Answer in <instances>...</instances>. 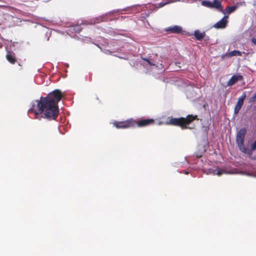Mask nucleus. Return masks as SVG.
<instances>
[{"mask_svg": "<svg viewBox=\"0 0 256 256\" xmlns=\"http://www.w3.org/2000/svg\"><path fill=\"white\" fill-rule=\"evenodd\" d=\"M202 4L206 7L211 8L212 4V2L208 1V0H204L202 2Z\"/></svg>", "mask_w": 256, "mask_h": 256, "instance_id": "18", "label": "nucleus"}, {"mask_svg": "<svg viewBox=\"0 0 256 256\" xmlns=\"http://www.w3.org/2000/svg\"><path fill=\"white\" fill-rule=\"evenodd\" d=\"M244 102L240 101L238 100V102L236 104L235 106L234 110V112L235 114H237L240 108H242V106L243 105Z\"/></svg>", "mask_w": 256, "mask_h": 256, "instance_id": "14", "label": "nucleus"}, {"mask_svg": "<svg viewBox=\"0 0 256 256\" xmlns=\"http://www.w3.org/2000/svg\"><path fill=\"white\" fill-rule=\"evenodd\" d=\"M212 6L211 8H214L220 12H223L222 2L220 0H214V2H212Z\"/></svg>", "mask_w": 256, "mask_h": 256, "instance_id": "12", "label": "nucleus"}, {"mask_svg": "<svg viewBox=\"0 0 256 256\" xmlns=\"http://www.w3.org/2000/svg\"><path fill=\"white\" fill-rule=\"evenodd\" d=\"M252 152H248V154H251Z\"/></svg>", "mask_w": 256, "mask_h": 256, "instance_id": "25", "label": "nucleus"}, {"mask_svg": "<svg viewBox=\"0 0 256 256\" xmlns=\"http://www.w3.org/2000/svg\"><path fill=\"white\" fill-rule=\"evenodd\" d=\"M164 30L168 34H179L182 32V26L177 25L166 28Z\"/></svg>", "mask_w": 256, "mask_h": 256, "instance_id": "7", "label": "nucleus"}, {"mask_svg": "<svg viewBox=\"0 0 256 256\" xmlns=\"http://www.w3.org/2000/svg\"><path fill=\"white\" fill-rule=\"evenodd\" d=\"M256 100V93L250 98L249 102H254Z\"/></svg>", "mask_w": 256, "mask_h": 256, "instance_id": "21", "label": "nucleus"}, {"mask_svg": "<svg viewBox=\"0 0 256 256\" xmlns=\"http://www.w3.org/2000/svg\"><path fill=\"white\" fill-rule=\"evenodd\" d=\"M142 60L146 62L150 66H155V64L152 62L148 58H142Z\"/></svg>", "mask_w": 256, "mask_h": 256, "instance_id": "19", "label": "nucleus"}, {"mask_svg": "<svg viewBox=\"0 0 256 256\" xmlns=\"http://www.w3.org/2000/svg\"><path fill=\"white\" fill-rule=\"evenodd\" d=\"M242 76L240 74H236L232 76L227 82V86H232L236 83L238 81H241L243 80Z\"/></svg>", "mask_w": 256, "mask_h": 256, "instance_id": "8", "label": "nucleus"}, {"mask_svg": "<svg viewBox=\"0 0 256 256\" xmlns=\"http://www.w3.org/2000/svg\"><path fill=\"white\" fill-rule=\"evenodd\" d=\"M195 120H198L197 115L188 114L186 118H172L169 120L168 124L174 126H178L182 128H187V125L190 124Z\"/></svg>", "mask_w": 256, "mask_h": 256, "instance_id": "3", "label": "nucleus"}, {"mask_svg": "<svg viewBox=\"0 0 256 256\" xmlns=\"http://www.w3.org/2000/svg\"><path fill=\"white\" fill-rule=\"evenodd\" d=\"M135 120L133 118H130L124 121L117 122L115 121L113 122L117 128H126L130 127H134Z\"/></svg>", "mask_w": 256, "mask_h": 256, "instance_id": "5", "label": "nucleus"}, {"mask_svg": "<svg viewBox=\"0 0 256 256\" xmlns=\"http://www.w3.org/2000/svg\"><path fill=\"white\" fill-rule=\"evenodd\" d=\"M63 96L59 90H55L46 96H41L39 100H36V106L34 104L28 112H34V118L40 120V118L48 120H55L59 114L58 103Z\"/></svg>", "mask_w": 256, "mask_h": 256, "instance_id": "2", "label": "nucleus"}, {"mask_svg": "<svg viewBox=\"0 0 256 256\" xmlns=\"http://www.w3.org/2000/svg\"><path fill=\"white\" fill-rule=\"evenodd\" d=\"M194 36L196 40H202L206 36L204 32H200L199 30H197L194 32Z\"/></svg>", "mask_w": 256, "mask_h": 256, "instance_id": "13", "label": "nucleus"}, {"mask_svg": "<svg viewBox=\"0 0 256 256\" xmlns=\"http://www.w3.org/2000/svg\"><path fill=\"white\" fill-rule=\"evenodd\" d=\"M7 60L12 64H14L16 62V58L15 54L12 52L8 51L6 56Z\"/></svg>", "mask_w": 256, "mask_h": 256, "instance_id": "10", "label": "nucleus"}, {"mask_svg": "<svg viewBox=\"0 0 256 256\" xmlns=\"http://www.w3.org/2000/svg\"><path fill=\"white\" fill-rule=\"evenodd\" d=\"M227 56L229 57H232L234 56H241L242 53L240 52L238 50H234L232 51L229 52L227 54Z\"/></svg>", "mask_w": 256, "mask_h": 256, "instance_id": "15", "label": "nucleus"}, {"mask_svg": "<svg viewBox=\"0 0 256 256\" xmlns=\"http://www.w3.org/2000/svg\"><path fill=\"white\" fill-rule=\"evenodd\" d=\"M63 96L59 90H55L46 96H41L39 100H36V106L34 104L28 112H34V118L40 120V118L48 120H55L59 114L58 103Z\"/></svg>", "mask_w": 256, "mask_h": 256, "instance_id": "1", "label": "nucleus"}, {"mask_svg": "<svg viewBox=\"0 0 256 256\" xmlns=\"http://www.w3.org/2000/svg\"><path fill=\"white\" fill-rule=\"evenodd\" d=\"M237 7L236 6H227L225 8V11L228 14H230L232 12H234L236 9Z\"/></svg>", "mask_w": 256, "mask_h": 256, "instance_id": "16", "label": "nucleus"}, {"mask_svg": "<svg viewBox=\"0 0 256 256\" xmlns=\"http://www.w3.org/2000/svg\"><path fill=\"white\" fill-rule=\"evenodd\" d=\"M246 130L245 128H240L238 132L236 137V143L239 149L244 153H246L247 149L244 146V140Z\"/></svg>", "mask_w": 256, "mask_h": 256, "instance_id": "4", "label": "nucleus"}, {"mask_svg": "<svg viewBox=\"0 0 256 256\" xmlns=\"http://www.w3.org/2000/svg\"><path fill=\"white\" fill-rule=\"evenodd\" d=\"M246 98V92H243L241 96L238 98V100L242 102H244V100Z\"/></svg>", "mask_w": 256, "mask_h": 256, "instance_id": "20", "label": "nucleus"}, {"mask_svg": "<svg viewBox=\"0 0 256 256\" xmlns=\"http://www.w3.org/2000/svg\"><path fill=\"white\" fill-rule=\"evenodd\" d=\"M166 3H164V4L161 3V4H160L159 7L160 8L162 7L163 6L166 5Z\"/></svg>", "mask_w": 256, "mask_h": 256, "instance_id": "24", "label": "nucleus"}, {"mask_svg": "<svg viewBox=\"0 0 256 256\" xmlns=\"http://www.w3.org/2000/svg\"><path fill=\"white\" fill-rule=\"evenodd\" d=\"M73 30L74 32L79 33L82 30V28L80 25H76L73 26Z\"/></svg>", "mask_w": 256, "mask_h": 256, "instance_id": "17", "label": "nucleus"}, {"mask_svg": "<svg viewBox=\"0 0 256 256\" xmlns=\"http://www.w3.org/2000/svg\"><path fill=\"white\" fill-rule=\"evenodd\" d=\"M256 149V140L252 144L251 150H254Z\"/></svg>", "mask_w": 256, "mask_h": 256, "instance_id": "22", "label": "nucleus"}, {"mask_svg": "<svg viewBox=\"0 0 256 256\" xmlns=\"http://www.w3.org/2000/svg\"><path fill=\"white\" fill-rule=\"evenodd\" d=\"M252 42L254 45H256V38H252Z\"/></svg>", "mask_w": 256, "mask_h": 256, "instance_id": "23", "label": "nucleus"}, {"mask_svg": "<svg viewBox=\"0 0 256 256\" xmlns=\"http://www.w3.org/2000/svg\"><path fill=\"white\" fill-rule=\"evenodd\" d=\"M206 173L207 174H216L218 176H220L222 174L226 173V172L224 170H220L219 168H216L215 170L212 168H208L207 170Z\"/></svg>", "mask_w": 256, "mask_h": 256, "instance_id": "11", "label": "nucleus"}, {"mask_svg": "<svg viewBox=\"0 0 256 256\" xmlns=\"http://www.w3.org/2000/svg\"><path fill=\"white\" fill-rule=\"evenodd\" d=\"M134 127H144L149 125L153 124L154 123V120L153 118L142 119L138 121L135 120Z\"/></svg>", "mask_w": 256, "mask_h": 256, "instance_id": "6", "label": "nucleus"}, {"mask_svg": "<svg viewBox=\"0 0 256 256\" xmlns=\"http://www.w3.org/2000/svg\"><path fill=\"white\" fill-rule=\"evenodd\" d=\"M228 16H224L222 20L216 23L214 27L216 28H224L226 26Z\"/></svg>", "mask_w": 256, "mask_h": 256, "instance_id": "9", "label": "nucleus"}]
</instances>
